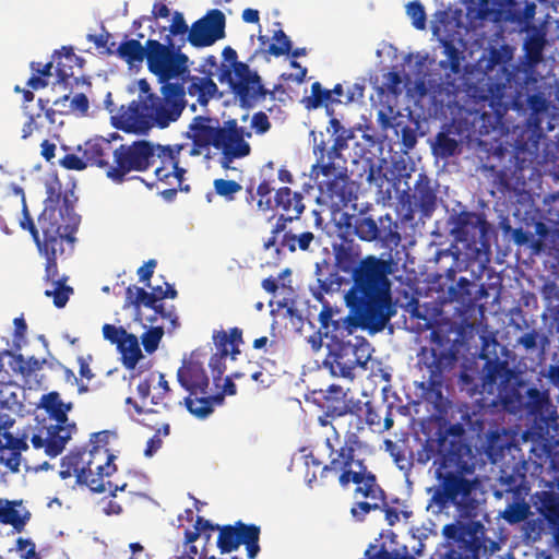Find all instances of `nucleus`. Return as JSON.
Instances as JSON below:
<instances>
[{
    "label": "nucleus",
    "instance_id": "54",
    "mask_svg": "<svg viewBox=\"0 0 559 559\" xmlns=\"http://www.w3.org/2000/svg\"><path fill=\"white\" fill-rule=\"evenodd\" d=\"M386 405L388 403L384 400L380 404H374L372 401L365 403V420L373 431H377L378 426H380Z\"/></svg>",
    "mask_w": 559,
    "mask_h": 559
},
{
    "label": "nucleus",
    "instance_id": "49",
    "mask_svg": "<svg viewBox=\"0 0 559 559\" xmlns=\"http://www.w3.org/2000/svg\"><path fill=\"white\" fill-rule=\"evenodd\" d=\"M344 281L345 280L338 275V271L334 269L326 274L323 280H320L319 285L310 288L311 294L319 302L328 301L324 295L337 292L344 284Z\"/></svg>",
    "mask_w": 559,
    "mask_h": 559
},
{
    "label": "nucleus",
    "instance_id": "3",
    "mask_svg": "<svg viewBox=\"0 0 559 559\" xmlns=\"http://www.w3.org/2000/svg\"><path fill=\"white\" fill-rule=\"evenodd\" d=\"M159 95H147L142 104L132 100L120 106L112 116V126L121 131L145 134L153 127L167 128L177 121L186 107L183 83H165Z\"/></svg>",
    "mask_w": 559,
    "mask_h": 559
},
{
    "label": "nucleus",
    "instance_id": "34",
    "mask_svg": "<svg viewBox=\"0 0 559 559\" xmlns=\"http://www.w3.org/2000/svg\"><path fill=\"white\" fill-rule=\"evenodd\" d=\"M156 294L146 292L142 287L130 285L126 289V300L123 308L133 307L135 319L141 321V306L153 309L158 302L155 298Z\"/></svg>",
    "mask_w": 559,
    "mask_h": 559
},
{
    "label": "nucleus",
    "instance_id": "52",
    "mask_svg": "<svg viewBox=\"0 0 559 559\" xmlns=\"http://www.w3.org/2000/svg\"><path fill=\"white\" fill-rule=\"evenodd\" d=\"M67 280V276H61L57 282L51 283L53 285V289H47L45 292V296L53 298V305L57 308H63L67 305L70 295L73 293L72 287L66 284Z\"/></svg>",
    "mask_w": 559,
    "mask_h": 559
},
{
    "label": "nucleus",
    "instance_id": "39",
    "mask_svg": "<svg viewBox=\"0 0 559 559\" xmlns=\"http://www.w3.org/2000/svg\"><path fill=\"white\" fill-rule=\"evenodd\" d=\"M538 498L537 510L550 525L559 524V493L550 490H543L536 493Z\"/></svg>",
    "mask_w": 559,
    "mask_h": 559
},
{
    "label": "nucleus",
    "instance_id": "30",
    "mask_svg": "<svg viewBox=\"0 0 559 559\" xmlns=\"http://www.w3.org/2000/svg\"><path fill=\"white\" fill-rule=\"evenodd\" d=\"M274 203L277 209L282 210L283 214L290 215L297 219L306 209L302 193L293 191L288 187H282L276 190Z\"/></svg>",
    "mask_w": 559,
    "mask_h": 559
},
{
    "label": "nucleus",
    "instance_id": "35",
    "mask_svg": "<svg viewBox=\"0 0 559 559\" xmlns=\"http://www.w3.org/2000/svg\"><path fill=\"white\" fill-rule=\"evenodd\" d=\"M117 56L130 67H136L147 59L148 40L142 46L138 39H127L118 45Z\"/></svg>",
    "mask_w": 559,
    "mask_h": 559
},
{
    "label": "nucleus",
    "instance_id": "2",
    "mask_svg": "<svg viewBox=\"0 0 559 559\" xmlns=\"http://www.w3.org/2000/svg\"><path fill=\"white\" fill-rule=\"evenodd\" d=\"M326 445L330 448V462L323 465L319 477L316 472L306 475L309 488L316 486H328L337 479L343 489H347L352 484L355 485L354 495H369L374 497L383 489L377 475L369 468L366 457L359 453L362 445L356 432L347 431L344 437V443L338 449H334L326 439Z\"/></svg>",
    "mask_w": 559,
    "mask_h": 559
},
{
    "label": "nucleus",
    "instance_id": "18",
    "mask_svg": "<svg viewBox=\"0 0 559 559\" xmlns=\"http://www.w3.org/2000/svg\"><path fill=\"white\" fill-rule=\"evenodd\" d=\"M354 234L362 241H380L382 247L396 248L402 237L399 224L390 213L380 216L377 221L371 216L359 214L354 219Z\"/></svg>",
    "mask_w": 559,
    "mask_h": 559
},
{
    "label": "nucleus",
    "instance_id": "20",
    "mask_svg": "<svg viewBox=\"0 0 559 559\" xmlns=\"http://www.w3.org/2000/svg\"><path fill=\"white\" fill-rule=\"evenodd\" d=\"M225 14L218 9H212L192 23L186 40L195 48L210 47L225 37Z\"/></svg>",
    "mask_w": 559,
    "mask_h": 559
},
{
    "label": "nucleus",
    "instance_id": "6",
    "mask_svg": "<svg viewBox=\"0 0 559 559\" xmlns=\"http://www.w3.org/2000/svg\"><path fill=\"white\" fill-rule=\"evenodd\" d=\"M345 302L349 309L346 316L341 308L332 306L330 301L320 302L322 308L318 316L319 330L325 338H330V342L346 338L358 328L380 331L394 314L392 304L376 299L365 297L362 305H356L350 301L349 294L346 293Z\"/></svg>",
    "mask_w": 559,
    "mask_h": 559
},
{
    "label": "nucleus",
    "instance_id": "41",
    "mask_svg": "<svg viewBox=\"0 0 559 559\" xmlns=\"http://www.w3.org/2000/svg\"><path fill=\"white\" fill-rule=\"evenodd\" d=\"M546 45L545 35L538 31L527 35L523 44L526 64L535 68L543 60V51Z\"/></svg>",
    "mask_w": 559,
    "mask_h": 559
},
{
    "label": "nucleus",
    "instance_id": "26",
    "mask_svg": "<svg viewBox=\"0 0 559 559\" xmlns=\"http://www.w3.org/2000/svg\"><path fill=\"white\" fill-rule=\"evenodd\" d=\"M360 403L359 400L348 399L347 391L341 385L331 384L323 395L322 407L326 416L341 417L360 411Z\"/></svg>",
    "mask_w": 559,
    "mask_h": 559
},
{
    "label": "nucleus",
    "instance_id": "11",
    "mask_svg": "<svg viewBox=\"0 0 559 559\" xmlns=\"http://www.w3.org/2000/svg\"><path fill=\"white\" fill-rule=\"evenodd\" d=\"M179 384L189 392L183 397L187 409L198 418H206L213 413L214 403H221L223 395H209L210 379L199 361H183L177 370Z\"/></svg>",
    "mask_w": 559,
    "mask_h": 559
},
{
    "label": "nucleus",
    "instance_id": "16",
    "mask_svg": "<svg viewBox=\"0 0 559 559\" xmlns=\"http://www.w3.org/2000/svg\"><path fill=\"white\" fill-rule=\"evenodd\" d=\"M310 175L316 180L319 176L325 178L319 182V188L331 201L346 205L355 198L354 181L349 177L347 164L314 163Z\"/></svg>",
    "mask_w": 559,
    "mask_h": 559
},
{
    "label": "nucleus",
    "instance_id": "53",
    "mask_svg": "<svg viewBox=\"0 0 559 559\" xmlns=\"http://www.w3.org/2000/svg\"><path fill=\"white\" fill-rule=\"evenodd\" d=\"M272 39L274 43L269 45L266 52L274 57H281L285 55H289L293 44L289 37L285 34L283 29H277L274 32Z\"/></svg>",
    "mask_w": 559,
    "mask_h": 559
},
{
    "label": "nucleus",
    "instance_id": "38",
    "mask_svg": "<svg viewBox=\"0 0 559 559\" xmlns=\"http://www.w3.org/2000/svg\"><path fill=\"white\" fill-rule=\"evenodd\" d=\"M157 378L158 383L155 390H158V392L151 396V403L167 411L173 409L176 406L185 405L183 399L175 396L168 381L165 378V374L158 373Z\"/></svg>",
    "mask_w": 559,
    "mask_h": 559
},
{
    "label": "nucleus",
    "instance_id": "22",
    "mask_svg": "<svg viewBox=\"0 0 559 559\" xmlns=\"http://www.w3.org/2000/svg\"><path fill=\"white\" fill-rule=\"evenodd\" d=\"M463 431L460 425L451 426L445 432L438 430L437 438H428L421 448L417 451V461L420 464H426L436 456H439L440 464L456 450L455 445L465 444L460 439Z\"/></svg>",
    "mask_w": 559,
    "mask_h": 559
},
{
    "label": "nucleus",
    "instance_id": "60",
    "mask_svg": "<svg viewBox=\"0 0 559 559\" xmlns=\"http://www.w3.org/2000/svg\"><path fill=\"white\" fill-rule=\"evenodd\" d=\"M511 59L512 51L509 46L504 45L500 48H492L489 51L488 68L501 67L506 69V66Z\"/></svg>",
    "mask_w": 559,
    "mask_h": 559
},
{
    "label": "nucleus",
    "instance_id": "58",
    "mask_svg": "<svg viewBox=\"0 0 559 559\" xmlns=\"http://www.w3.org/2000/svg\"><path fill=\"white\" fill-rule=\"evenodd\" d=\"M164 335L163 326H154L144 332L141 336L142 345L147 354L154 353Z\"/></svg>",
    "mask_w": 559,
    "mask_h": 559
},
{
    "label": "nucleus",
    "instance_id": "43",
    "mask_svg": "<svg viewBox=\"0 0 559 559\" xmlns=\"http://www.w3.org/2000/svg\"><path fill=\"white\" fill-rule=\"evenodd\" d=\"M16 503L8 502L0 507V523L8 524L17 533H21L31 519V512L26 509L19 510Z\"/></svg>",
    "mask_w": 559,
    "mask_h": 559
},
{
    "label": "nucleus",
    "instance_id": "14",
    "mask_svg": "<svg viewBox=\"0 0 559 559\" xmlns=\"http://www.w3.org/2000/svg\"><path fill=\"white\" fill-rule=\"evenodd\" d=\"M155 143L138 140L131 144H120L115 148V164L108 168V179L122 183L132 171L143 173L154 166Z\"/></svg>",
    "mask_w": 559,
    "mask_h": 559
},
{
    "label": "nucleus",
    "instance_id": "27",
    "mask_svg": "<svg viewBox=\"0 0 559 559\" xmlns=\"http://www.w3.org/2000/svg\"><path fill=\"white\" fill-rule=\"evenodd\" d=\"M28 450L26 438L14 437L0 428V463L13 473L20 471L22 452Z\"/></svg>",
    "mask_w": 559,
    "mask_h": 559
},
{
    "label": "nucleus",
    "instance_id": "57",
    "mask_svg": "<svg viewBox=\"0 0 559 559\" xmlns=\"http://www.w3.org/2000/svg\"><path fill=\"white\" fill-rule=\"evenodd\" d=\"M20 226L22 229L27 230L31 234L36 246L41 245L43 233L39 228V225L35 224L25 203H23L22 217L20 218Z\"/></svg>",
    "mask_w": 559,
    "mask_h": 559
},
{
    "label": "nucleus",
    "instance_id": "17",
    "mask_svg": "<svg viewBox=\"0 0 559 559\" xmlns=\"http://www.w3.org/2000/svg\"><path fill=\"white\" fill-rule=\"evenodd\" d=\"M329 353L324 359L331 373L353 380L354 370L357 367H365L370 355L366 353L364 345L353 344L350 341L340 338L328 344Z\"/></svg>",
    "mask_w": 559,
    "mask_h": 559
},
{
    "label": "nucleus",
    "instance_id": "51",
    "mask_svg": "<svg viewBox=\"0 0 559 559\" xmlns=\"http://www.w3.org/2000/svg\"><path fill=\"white\" fill-rule=\"evenodd\" d=\"M46 359L39 360L35 357L25 358L22 354H17L13 359V370L19 372L23 378H31L46 364Z\"/></svg>",
    "mask_w": 559,
    "mask_h": 559
},
{
    "label": "nucleus",
    "instance_id": "12",
    "mask_svg": "<svg viewBox=\"0 0 559 559\" xmlns=\"http://www.w3.org/2000/svg\"><path fill=\"white\" fill-rule=\"evenodd\" d=\"M189 58L171 41L170 36L162 44L156 39H148L147 68L155 74L162 84L170 83L173 79H185L189 72Z\"/></svg>",
    "mask_w": 559,
    "mask_h": 559
},
{
    "label": "nucleus",
    "instance_id": "7",
    "mask_svg": "<svg viewBox=\"0 0 559 559\" xmlns=\"http://www.w3.org/2000/svg\"><path fill=\"white\" fill-rule=\"evenodd\" d=\"M189 132L193 146L199 151L213 147L219 152V165L226 170L236 159L251 154V145L247 141L252 135L251 131L239 126L236 119L221 123L216 117L199 115L191 120Z\"/></svg>",
    "mask_w": 559,
    "mask_h": 559
},
{
    "label": "nucleus",
    "instance_id": "63",
    "mask_svg": "<svg viewBox=\"0 0 559 559\" xmlns=\"http://www.w3.org/2000/svg\"><path fill=\"white\" fill-rule=\"evenodd\" d=\"M169 32L170 35L180 36L182 41H186V37H188V33L190 32V27L188 26L181 12L176 11L173 14V21L169 26Z\"/></svg>",
    "mask_w": 559,
    "mask_h": 559
},
{
    "label": "nucleus",
    "instance_id": "19",
    "mask_svg": "<svg viewBox=\"0 0 559 559\" xmlns=\"http://www.w3.org/2000/svg\"><path fill=\"white\" fill-rule=\"evenodd\" d=\"M261 528L255 524L237 521L235 524H218L216 546L222 554H229L245 545L249 559H255L261 548L259 545Z\"/></svg>",
    "mask_w": 559,
    "mask_h": 559
},
{
    "label": "nucleus",
    "instance_id": "36",
    "mask_svg": "<svg viewBox=\"0 0 559 559\" xmlns=\"http://www.w3.org/2000/svg\"><path fill=\"white\" fill-rule=\"evenodd\" d=\"M499 481L504 491L511 493V496L528 495L530 487L526 485V474L519 465L513 466L510 473L508 469H502Z\"/></svg>",
    "mask_w": 559,
    "mask_h": 559
},
{
    "label": "nucleus",
    "instance_id": "40",
    "mask_svg": "<svg viewBox=\"0 0 559 559\" xmlns=\"http://www.w3.org/2000/svg\"><path fill=\"white\" fill-rule=\"evenodd\" d=\"M117 349L121 355L122 365L129 370H133L138 362L143 358L139 340L134 334L128 333V335L118 344Z\"/></svg>",
    "mask_w": 559,
    "mask_h": 559
},
{
    "label": "nucleus",
    "instance_id": "4",
    "mask_svg": "<svg viewBox=\"0 0 559 559\" xmlns=\"http://www.w3.org/2000/svg\"><path fill=\"white\" fill-rule=\"evenodd\" d=\"M336 271L352 275L353 284L347 290L353 304L362 305L364 298L392 304L390 262L376 255L358 261V253L352 247L340 245L334 252Z\"/></svg>",
    "mask_w": 559,
    "mask_h": 559
},
{
    "label": "nucleus",
    "instance_id": "13",
    "mask_svg": "<svg viewBox=\"0 0 559 559\" xmlns=\"http://www.w3.org/2000/svg\"><path fill=\"white\" fill-rule=\"evenodd\" d=\"M219 82H227L231 93L238 99L241 108H253L267 95L274 98V91L267 90L262 84L258 72L252 71L247 63H237L236 73L231 74L228 67L218 75Z\"/></svg>",
    "mask_w": 559,
    "mask_h": 559
},
{
    "label": "nucleus",
    "instance_id": "15",
    "mask_svg": "<svg viewBox=\"0 0 559 559\" xmlns=\"http://www.w3.org/2000/svg\"><path fill=\"white\" fill-rule=\"evenodd\" d=\"M450 235L455 242L462 243L465 250L479 253L488 247L489 224L483 214L473 211H461L449 217Z\"/></svg>",
    "mask_w": 559,
    "mask_h": 559
},
{
    "label": "nucleus",
    "instance_id": "10",
    "mask_svg": "<svg viewBox=\"0 0 559 559\" xmlns=\"http://www.w3.org/2000/svg\"><path fill=\"white\" fill-rule=\"evenodd\" d=\"M114 460V454L99 448L73 450L62 457L59 475L62 479L75 476L78 484L86 485L94 492H104V477L117 469Z\"/></svg>",
    "mask_w": 559,
    "mask_h": 559
},
{
    "label": "nucleus",
    "instance_id": "24",
    "mask_svg": "<svg viewBox=\"0 0 559 559\" xmlns=\"http://www.w3.org/2000/svg\"><path fill=\"white\" fill-rule=\"evenodd\" d=\"M408 209L405 215L412 218L416 212L425 217L431 216L437 207V192L427 175L420 174L414 186L413 194H407Z\"/></svg>",
    "mask_w": 559,
    "mask_h": 559
},
{
    "label": "nucleus",
    "instance_id": "44",
    "mask_svg": "<svg viewBox=\"0 0 559 559\" xmlns=\"http://www.w3.org/2000/svg\"><path fill=\"white\" fill-rule=\"evenodd\" d=\"M355 496L358 497V495ZM359 497L365 500L355 502L350 509V514L355 520L362 522L371 511L383 508L385 491L384 489H380V493H376L374 497H369V495H359Z\"/></svg>",
    "mask_w": 559,
    "mask_h": 559
},
{
    "label": "nucleus",
    "instance_id": "45",
    "mask_svg": "<svg viewBox=\"0 0 559 559\" xmlns=\"http://www.w3.org/2000/svg\"><path fill=\"white\" fill-rule=\"evenodd\" d=\"M527 495L511 496L506 509L501 512L502 519L509 524H518L530 515V506L525 501Z\"/></svg>",
    "mask_w": 559,
    "mask_h": 559
},
{
    "label": "nucleus",
    "instance_id": "61",
    "mask_svg": "<svg viewBox=\"0 0 559 559\" xmlns=\"http://www.w3.org/2000/svg\"><path fill=\"white\" fill-rule=\"evenodd\" d=\"M472 281L460 277L456 285L449 287V297L453 301L465 302L471 297Z\"/></svg>",
    "mask_w": 559,
    "mask_h": 559
},
{
    "label": "nucleus",
    "instance_id": "21",
    "mask_svg": "<svg viewBox=\"0 0 559 559\" xmlns=\"http://www.w3.org/2000/svg\"><path fill=\"white\" fill-rule=\"evenodd\" d=\"M154 154L155 176L158 181L165 185L179 186L185 180L187 170L179 166L181 145L155 144Z\"/></svg>",
    "mask_w": 559,
    "mask_h": 559
},
{
    "label": "nucleus",
    "instance_id": "46",
    "mask_svg": "<svg viewBox=\"0 0 559 559\" xmlns=\"http://www.w3.org/2000/svg\"><path fill=\"white\" fill-rule=\"evenodd\" d=\"M302 102L305 107L309 110L325 106L326 114L330 116L334 114V110L330 109L328 105L333 103H342L341 99H333L330 90L323 88L320 82L312 83L311 95L309 97H305Z\"/></svg>",
    "mask_w": 559,
    "mask_h": 559
},
{
    "label": "nucleus",
    "instance_id": "56",
    "mask_svg": "<svg viewBox=\"0 0 559 559\" xmlns=\"http://www.w3.org/2000/svg\"><path fill=\"white\" fill-rule=\"evenodd\" d=\"M406 13L416 29L423 31L426 28L427 15L424 5L418 0L411 1L406 5Z\"/></svg>",
    "mask_w": 559,
    "mask_h": 559
},
{
    "label": "nucleus",
    "instance_id": "50",
    "mask_svg": "<svg viewBox=\"0 0 559 559\" xmlns=\"http://www.w3.org/2000/svg\"><path fill=\"white\" fill-rule=\"evenodd\" d=\"M384 449L393 459L399 469L408 473L413 467L412 452L388 439L384 441Z\"/></svg>",
    "mask_w": 559,
    "mask_h": 559
},
{
    "label": "nucleus",
    "instance_id": "64",
    "mask_svg": "<svg viewBox=\"0 0 559 559\" xmlns=\"http://www.w3.org/2000/svg\"><path fill=\"white\" fill-rule=\"evenodd\" d=\"M443 52L447 56V62L449 64L450 70L453 73H457L461 68V52L460 50L451 43H443Z\"/></svg>",
    "mask_w": 559,
    "mask_h": 559
},
{
    "label": "nucleus",
    "instance_id": "55",
    "mask_svg": "<svg viewBox=\"0 0 559 559\" xmlns=\"http://www.w3.org/2000/svg\"><path fill=\"white\" fill-rule=\"evenodd\" d=\"M214 191L217 195L223 197L226 201H233L235 194L242 190L240 183L235 180H226L223 178L215 179L213 182Z\"/></svg>",
    "mask_w": 559,
    "mask_h": 559
},
{
    "label": "nucleus",
    "instance_id": "47",
    "mask_svg": "<svg viewBox=\"0 0 559 559\" xmlns=\"http://www.w3.org/2000/svg\"><path fill=\"white\" fill-rule=\"evenodd\" d=\"M528 459L536 466L540 467L548 463L549 468L559 474V453L552 452L549 444L542 442L534 444L530 451Z\"/></svg>",
    "mask_w": 559,
    "mask_h": 559
},
{
    "label": "nucleus",
    "instance_id": "32",
    "mask_svg": "<svg viewBox=\"0 0 559 559\" xmlns=\"http://www.w3.org/2000/svg\"><path fill=\"white\" fill-rule=\"evenodd\" d=\"M214 532H218V524H213L210 520H206L203 516H197L193 528L185 530L183 542L186 544H191L199 538H203L204 546L201 550L199 559H204L207 552L206 547L211 543V538Z\"/></svg>",
    "mask_w": 559,
    "mask_h": 559
},
{
    "label": "nucleus",
    "instance_id": "8",
    "mask_svg": "<svg viewBox=\"0 0 559 559\" xmlns=\"http://www.w3.org/2000/svg\"><path fill=\"white\" fill-rule=\"evenodd\" d=\"M416 358V368L423 373V380L417 384L420 397L438 408L443 401L444 376L459 360L456 344L442 329L432 328L429 345L421 346Z\"/></svg>",
    "mask_w": 559,
    "mask_h": 559
},
{
    "label": "nucleus",
    "instance_id": "42",
    "mask_svg": "<svg viewBox=\"0 0 559 559\" xmlns=\"http://www.w3.org/2000/svg\"><path fill=\"white\" fill-rule=\"evenodd\" d=\"M314 239L316 237L311 231H302L299 235L285 231L275 251L276 253H280L281 249H287L289 252H295L297 249L300 251H310Z\"/></svg>",
    "mask_w": 559,
    "mask_h": 559
},
{
    "label": "nucleus",
    "instance_id": "5",
    "mask_svg": "<svg viewBox=\"0 0 559 559\" xmlns=\"http://www.w3.org/2000/svg\"><path fill=\"white\" fill-rule=\"evenodd\" d=\"M455 448L436 469L438 486L431 500L440 509L453 506L462 518L474 519L478 510V501L474 496L477 481L465 476L469 471L465 460L469 449L466 444H457Z\"/></svg>",
    "mask_w": 559,
    "mask_h": 559
},
{
    "label": "nucleus",
    "instance_id": "28",
    "mask_svg": "<svg viewBox=\"0 0 559 559\" xmlns=\"http://www.w3.org/2000/svg\"><path fill=\"white\" fill-rule=\"evenodd\" d=\"M461 151V141L456 138V133L453 132L451 126L439 131L431 141V153L437 159L447 160L459 155Z\"/></svg>",
    "mask_w": 559,
    "mask_h": 559
},
{
    "label": "nucleus",
    "instance_id": "62",
    "mask_svg": "<svg viewBox=\"0 0 559 559\" xmlns=\"http://www.w3.org/2000/svg\"><path fill=\"white\" fill-rule=\"evenodd\" d=\"M15 551L21 559H41L36 550V544L31 538L19 537L15 543Z\"/></svg>",
    "mask_w": 559,
    "mask_h": 559
},
{
    "label": "nucleus",
    "instance_id": "9",
    "mask_svg": "<svg viewBox=\"0 0 559 559\" xmlns=\"http://www.w3.org/2000/svg\"><path fill=\"white\" fill-rule=\"evenodd\" d=\"M40 407L46 411L50 419L56 424L43 426L31 438L34 449H44V452L56 457L66 448V444L76 431V425L69 420L68 413L73 408V403H64L60 394L51 391L44 394L40 399Z\"/></svg>",
    "mask_w": 559,
    "mask_h": 559
},
{
    "label": "nucleus",
    "instance_id": "33",
    "mask_svg": "<svg viewBox=\"0 0 559 559\" xmlns=\"http://www.w3.org/2000/svg\"><path fill=\"white\" fill-rule=\"evenodd\" d=\"M525 103L530 110L527 124L534 130L540 131L543 129L544 116L548 112L550 106L549 100L543 92L537 91L527 95Z\"/></svg>",
    "mask_w": 559,
    "mask_h": 559
},
{
    "label": "nucleus",
    "instance_id": "37",
    "mask_svg": "<svg viewBox=\"0 0 559 559\" xmlns=\"http://www.w3.org/2000/svg\"><path fill=\"white\" fill-rule=\"evenodd\" d=\"M507 8L492 9L489 5V0H478L477 5H468L466 16L469 23L474 26L481 24L484 21L491 20L499 22Z\"/></svg>",
    "mask_w": 559,
    "mask_h": 559
},
{
    "label": "nucleus",
    "instance_id": "31",
    "mask_svg": "<svg viewBox=\"0 0 559 559\" xmlns=\"http://www.w3.org/2000/svg\"><path fill=\"white\" fill-rule=\"evenodd\" d=\"M484 369V386L490 393L495 388L500 389L501 386L507 385L512 376V371L509 368L508 362L499 360L498 358L488 360L485 364Z\"/></svg>",
    "mask_w": 559,
    "mask_h": 559
},
{
    "label": "nucleus",
    "instance_id": "29",
    "mask_svg": "<svg viewBox=\"0 0 559 559\" xmlns=\"http://www.w3.org/2000/svg\"><path fill=\"white\" fill-rule=\"evenodd\" d=\"M212 72H207L205 76H197L190 75L189 72L182 79L188 83L187 93L191 97H197V102L201 106L207 105L210 99H212L218 88L215 82L212 80Z\"/></svg>",
    "mask_w": 559,
    "mask_h": 559
},
{
    "label": "nucleus",
    "instance_id": "59",
    "mask_svg": "<svg viewBox=\"0 0 559 559\" xmlns=\"http://www.w3.org/2000/svg\"><path fill=\"white\" fill-rule=\"evenodd\" d=\"M526 407L531 413H539L548 403V396L537 388H530L526 392Z\"/></svg>",
    "mask_w": 559,
    "mask_h": 559
},
{
    "label": "nucleus",
    "instance_id": "1",
    "mask_svg": "<svg viewBox=\"0 0 559 559\" xmlns=\"http://www.w3.org/2000/svg\"><path fill=\"white\" fill-rule=\"evenodd\" d=\"M46 198L44 210L38 216V225L43 233L41 245L37 246L45 257V275L47 283H55L59 276L57 258L63 254V243L73 245L81 217L74 211L73 193L63 190L58 178L45 182Z\"/></svg>",
    "mask_w": 559,
    "mask_h": 559
},
{
    "label": "nucleus",
    "instance_id": "23",
    "mask_svg": "<svg viewBox=\"0 0 559 559\" xmlns=\"http://www.w3.org/2000/svg\"><path fill=\"white\" fill-rule=\"evenodd\" d=\"M313 136L312 152L316 157V163L323 164L333 162L335 164H347V159L343 152L348 148V142L354 138V131H343L333 138V143L328 146L323 132H319L320 139L314 131L311 132Z\"/></svg>",
    "mask_w": 559,
    "mask_h": 559
},
{
    "label": "nucleus",
    "instance_id": "48",
    "mask_svg": "<svg viewBox=\"0 0 559 559\" xmlns=\"http://www.w3.org/2000/svg\"><path fill=\"white\" fill-rule=\"evenodd\" d=\"M493 3L500 8H507L503 20L509 22H522L530 20L535 15L536 5L534 2H526L523 12L515 9L516 0H493Z\"/></svg>",
    "mask_w": 559,
    "mask_h": 559
},
{
    "label": "nucleus",
    "instance_id": "25",
    "mask_svg": "<svg viewBox=\"0 0 559 559\" xmlns=\"http://www.w3.org/2000/svg\"><path fill=\"white\" fill-rule=\"evenodd\" d=\"M78 148L83 153L87 167L102 168L108 177V168H112L115 164V147L110 140L96 136L85 141Z\"/></svg>",
    "mask_w": 559,
    "mask_h": 559
}]
</instances>
